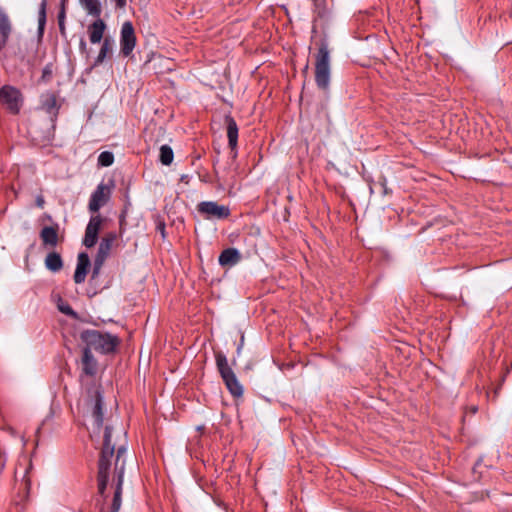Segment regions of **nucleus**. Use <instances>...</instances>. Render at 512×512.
Returning <instances> with one entry per match:
<instances>
[{"label": "nucleus", "instance_id": "nucleus-31", "mask_svg": "<svg viewBox=\"0 0 512 512\" xmlns=\"http://www.w3.org/2000/svg\"><path fill=\"white\" fill-rule=\"evenodd\" d=\"M65 1L66 0L61 1V10L58 13V22L65 20Z\"/></svg>", "mask_w": 512, "mask_h": 512}, {"label": "nucleus", "instance_id": "nucleus-26", "mask_svg": "<svg viewBox=\"0 0 512 512\" xmlns=\"http://www.w3.org/2000/svg\"><path fill=\"white\" fill-rule=\"evenodd\" d=\"M314 3V11L319 18L326 16V0H312Z\"/></svg>", "mask_w": 512, "mask_h": 512}, {"label": "nucleus", "instance_id": "nucleus-3", "mask_svg": "<svg viewBox=\"0 0 512 512\" xmlns=\"http://www.w3.org/2000/svg\"><path fill=\"white\" fill-rule=\"evenodd\" d=\"M331 80V57L328 41L323 38L318 42L315 54V83L318 89L328 92Z\"/></svg>", "mask_w": 512, "mask_h": 512}, {"label": "nucleus", "instance_id": "nucleus-39", "mask_svg": "<svg viewBox=\"0 0 512 512\" xmlns=\"http://www.w3.org/2000/svg\"><path fill=\"white\" fill-rule=\"evenodd\" d=\"M498 394V389H495L494 390V395H493V399L496 397V395Z\"/></svg>", "mask_w": 512, "mask_h": 512}, {"label": "nucleus", "instance_id": "nucleus-30", "mask_svg": "<svg viewBox=\"0 0 512 512\" xmlns=\"http://www.w3.org/2000/svg\"><path fill=\"white\" fill-rule=\"evenodd\" d=\"M59 310L64 313L65 315L76 317V312L72 309V307L68 304L66 305H59Z\"/></svg>", "mask_w": 512, "mask_h": 512}, {"label": "nucleus", "instance_id": "nucleus-10", "mask_svg": "<svg viewBox=\"0 0 512 512\" xmlns=\"http://www.w3.org/2000/svg\"><path fill=\"white\" fill-rule=\"evenodd\" d=\"M115 238L116 236L113 233H110L102 238L98 247L97 255L94 260V267L92 272L93 278L98 275L103 263L109 256Z\"/></svg>", "mask_w": 512, "mask_h": 512}, {"label": "nucleus", "instance_id": "nucleus-20", "mask_svg": "<svg viewBox=\"0 0 512 512\" xmlns=\"http://www.w3.org/2000/svg\"><path fill=\"white\" fill-rule=\"evenodd\" d=\"M41 105H42V108L48 114L56 115L58 113L57 99H56L55 94H53V93H47V94L43 95L42 99H41Z\"/></svg>", "mask_w": 512, "mask_h": 512}, {"label": "nucleus", "instance_id": "nucleus-7", "mask_svg": "<svg viewBox=\"0 0 512 512\" xmlns=\"http://www.w3.org/2000/svg\"><path fill=\"white\" fill-rule=\"evenodd\" d=\"M137 38L135 29L130 21H125L120 31V53L124 57H129L136 46Z\"/></svg>", "mask_w": 512, "mask_h": 512}, {"label": "nucleus", "instance_id": "nucleus-5", "mask_svg": "<svg viewBox=\"0 0 512 512\" xmlns=\"http://www.w3.org/2000/svg\"><path fill=\"white\" fill-rule=\"evenodd\" d=\"M103 391L100 384L92 383L86 387L85 405L91 411L97 428L103 425Z\"/></svg>", "mask_w": 512, "mask_h": 512}, {"label": "nucleus", "instance_id": "nucleus-29", "mask_svg": "<svg viewBox=\"0 0 512 512\" xmlns=\"http://www.w3.org/2000/svg\"><path fill=\"white\" fill-rule=\"evenodd\" d=\"M166 225L163 219L158 217L156 219V230L161 234L162 238L165 239L166 237Z\"/></svg>", "mask_w": 512, "mask_h": 512}, {"label": "nucleus", "instance_id": "nucleus-25", "mask_svg": "<svg viewBox=\"0 0 512 512\" xmlns=\"http://www.w3.org/2000/svg\"><path fill=\"white\" fill-rule=\"evenodd\" d=\"M114 162V155L110 151H103L98 156V165L102 167L111 166Z\"/></svg>", "mask_w": 512, "mask_h": 512}, {"label": "nucleus", "instance_id": "nucleus-33", "mask_svg": "<svg viewBox=\"0 0 512 512\" xmlns=\"http://www.w3.org/2000/svg\"><path fill=\"white\" fill-rule=\"evenodd\" d=\"M114 1L116 4V7L119 9H123L127 4V0H114Z\"/></svg>", "mask_w": 512, "mask_h": 512}, {"label": "nucleus", "instance_id": "nucleus-37", "mask_svg": "<svg viewBox=\"0 0 512 512\" xmlns=\"http://www.w3.org/2000/svg\"><path fill=\"white\" fill-rule=\"evenodd\" d=\"M479 465H480V464H479V462H478V463H476V464L474 465V467H473V472H474V473H476V469H477V467H478Z\"/></svg>", "mask_w": 512, "mask_h": 512}, {"label": "nucleus", "instance_id": "nucleus-4", "mask_svg": "<svg viewBox=\"0 0 512 512\" xmlns=\"http://www.w3.org/2000/svg\"><path fill=\"white\" fill-rule=\"evenodd\" d=\"M215 361L218 372L230 394L234 398H241L244 392L243 386L239 382L232 368L229 366L225 354L222 352H217L215 354Z\"/></svg>", "mask_w": 512, "mask_h": 512}, {"label": "nucleus", "instance_id": "nucleus-19", "mask_svg": "<svg viewBox=\"0 0 512 512\" xmlns=\"http://www.w3.org/2000/svg\"><path fill=\"white\" fill-rule=\"evenodd\" d=\"M45 267L51 272H59L63 268V260L58 252L52 251L45 258Z\"/></svg>", "mask_w": 512, "mask_h": 512}, {"label": "nucleus", "instance_id": "nucleus-1", "mask_svg": "<svg viewBox=\"0 0 512 512\" xmlns=\"http://www.w3.org/2000/svg\"><path fill=\"white\" fill-rule=\"evenodd\" d=\"M114 438L113 428L110 426L105 427L103 444L101 447L98 471H97V487L98 493L105 497V492L111 478L112 485H114V494L117 492V487H120V504L122 503V486L123 478L126 468V452L127 448L124 443H118ZM115 495H113V498Z\"/></svg>", "mask_w": 512, "mask_h": 512}, {"label": "nucleus", "instance_id": "nucleus-21", "mask_svg": "<svg viewBox=\"0 0 512 512\" xmlns=\"http://www.w3.org/2000/svg\"><path fill=\"white\" fill-rule=\"evenodd\" d=\"M79 2L89 15L93 17L101 16L102 8L99 0H79Z\"/></svg>", "mask_w": 512, "mask_h": 512}, {"label": "nucleus", "instance_id": "nucleus-11", "mask_svg": "<svg viewBox=\"0 0 512 512\" xmlns=\"http://www.w3.org/2000/svg\"><path fill=\"white\" fill-rule=\"evenodd\" d=\"M102 224V217L100 215L92 216L86 226L83 245L87 248L93 247L98 240V234Z\"/></svg>", "mask_w": 512, "mask_h": 512}, {"label": "nucleus", "instance_id": "nucleus-12", "mask_svg": "<svg viewBox=\"0 0 512 512\" xmlns=\"http://www.w3.org/2000/svg\"><path fill=\"white\" fill-rule=\"evenodd\" d=\"M59 225L56 223L51 226H44L40 231L42 245L46 249H54L59 243Z\"/></svg>", "mask_w": 512, "mask_h": 512}, {"label": "nucleus", "instance_id": "nucleus-38", "mask_svg": "<svg viewBox=\"0 0 512 512\" xmlns=\"http://www.w3.org/2000/svg\"><path fill=\"white\" fill-rule=\"evenodd\" d=\"M471 410H472V412H473V413H476V412H477V410H478V408H477L476 406H473V407L471 408Z\"/></svg>", "mask_w": 512, "mask_h": 512}, {"label": "nucleus", "instance_id": "nucleus-13", "mask_svg": "<svg viewBox=\"0 0 512 512\" xmlns=\"http://www.w3.org/2000/svg\"><path fill=\"white\" fill-rule=\"evenodd\" d=\"M13 31V25L7 12L0 8V52L4 50L9 42Z\"/></svg>", "mask_w": 512, "mask_h": 512}, {"label": "nucleus", "instance_id": "nucleus-27", "mask_svg": "<svg viewBox=\"0 0 512 512\" xmlns=\"http://www.w3.org/2000/svg\"><path fill=\"white\" fill-rule=\"evenodd\" d=\"M52 75H53V64L48 63L44 66V68L42 70L41 79L44 82H49L52 78Z\"/></svg>", "mask_w": 512, "mask_h": 512}, {"label": "nucleus", "instance_id": "nucleus-9", "mask_svg": "<svg viewBox=\"0 0 512 512\" xmlns=\"http://www.w3.org/2000/svg\"><path fill=\"white\" fill-rule=\"evenodd\" d=\"M200 214L204 215L207 219H226L230 216V209L228 206L220 205L215 201H203L197 206Z\"/></svg>", "mask_w": 512, "mask_h": 512}, {"label": "nucleus", "instance_id": "nucleus-23", "mask_svg": "<svg viewBox=\"0 0 512 512\" xmlns=\"http://www.w3.org/2000/svg\"><path fill=\"white\" fill-rule=\"evenodd\" d=\"M173 159H174L173 149L167 144L162 145L160 147V154H159L160 162L165 166H169L173 162Z\"/></svg>", "mask_w": 512, "mask_h": 512}, {"label": "nucleus", "instance_id": "nucleus-17", "mask_svg": "<svg viewBox=\"0 0 512 512\" xmlns=\"http://www.w3.org/2000/svg\"><path fill=\"white\" fill-rule=\"evenodd\" d=\"M225 124L227 129L228 146L234 151L238 145V125L231 115L225 116Z\"/></svg>", "mask_w": 512, "mask_h": 512}, {"label": "nucleus", "instance_id": "nucleus-35", "mask_svg": "<svg viewBox=\"0 0 512 512\" xmlns=\"http://www.w3.org/2000/svg\"><path fill=\"white\" fill-rule=\"evenodd\" d=\"M243 343H244V336L241 337V342L240 344L238 345L237 347V355L240 356L241 354V350H242V347H243Z\"/></svg>", "mask_w": 512, "mask_h": 512}, {"label": "nucleus", "instance_id": "nucleus-28", "mask_svg": "<svg viewBox=\"0 0 512 512\" xmlns=\"http://www.w3.org/2000/svg\"><path fill=\"white\" fill-rule=\"evenodd\" d=\"M120 510V487H117V492L112 500L110 512H118Z\"/></svg>", "mask_w": 512, "mask_h": 512}, {"label": "nucleus", "instance_id": "nucleus-22", "mask_svg": "<svg viewBox=\"0 0 512 512\" xmlns=\"http://www.w3.org/2000/svg\"><path fill=\"white\" fill-rule=\"evenodd\" d=\"M112 51V43L111 40L106 38L104 39L100 51L95 59L94 65H99L104 62V60L107 58L108 54Z\"/></svg>", "mask_w": 512, "mask_h": 512}, {"label": "nucleus", "instance_id": "nucleus-2", "mask_svg": "<svg viewBox=\"0 0 512 512\" xmlns=\"http://www.w3.org/2000/svg\"><path fill=\"white\" fill-rule=\"evenodd\" d=\"M80 339L89 350H95L101 354H111L120 344V338L108 332L87 329L80 333Z\"/></svg>", "mask_w": 512, "mask_h": 512}, {"label": "nucleus", "instance_id": "nucleus-16", "mask_svg": "<svg viewBox=\"0 0 512 512\" xmlns=\"http://www.w3.org/2000/svg\"><path fill=\"white\" fill-rule=\"evenodd\" d=\"M81 363H82V372L86 376H91V377L95 376V374L97 373L98 363H97V360L95 359V357L93 356L92 351L89 350V348H86V347L83 348Z\"/></svg>", "mask_w": 512, "mask_h": 512}, {"label": "nucleus", "instance_id": "nucleus-34", "mask_svg": "<svg viewBox=\"0 0 512 512\" xmlns=\"http://www.w3.org/2000/svg\"><path fill=\"white\" fill-rule=\"evenodd\" d=\"M86 49H87L86 42H85V40L82 38V39L80 40V50H81L82 52H85V51H86Z\"/></svg>", "mask_w": 512, "mask_h": 512}, {"label": "nucleus", "instance_id": "nucleus-32", "mask_svg": "<svg viewBox=\"0 0 512 512\" xmlns=\"http://www.w3.org/2000/svg\"><path fill=\"white\" fill-rule=\"evenodd\" d=\"M35 203H36L37 207L42 209L45 205V199H44L43 195H41V194L37 195L36 199H35Z\"/></svg>", "mask_w": 512, "mask_h": 512}, {"label": "nucleus", "instance_id": "nucleus-14", "mask_svg": "<svg viewBox=\"0 0 512 512\" xmlns=\"http://www.w3.org/2000/svg\"><path fill=\"white\" fill-rule=\"evenodd\" d=\"M90 267V258L87 253L81 252L77 257V265L74 273V281L76 284H81L85 281L88 270Z\"/></svg>", "mask_w": 512, "mask_h": 512}, {"label": "nucleus", "instance_id": "nucleus-6", "mask_svg": "<svg viewBox=\"0 0 512 512\" xmlns=\"http://www.w3.org/2000/svg\"><path fill=\"white\" fill-rule=\"evenodd\" d=\"M23 101V95L18 88L11 85H4L0 88V103L11 114H19Z\"/></svg>", "mask_w": 512, "mask_h": 512}, {"label": "nucleus", "instance_id": "nucleus-40", "mask_svg": "<svg viewBox=\"0 0 512 512\" xmlns=\"http://www.w3.org/2000/svg\"><path fill=\"white\" fill-rule=\"evenodd\" d=\"M121 434L125 435V432H124V431H122V430H119V431H118V435H121Z\"/></svg>", "mask_w": 512, "mask_h": 512}, {"label": "nucleus", "instance_id": "nucleus-36", "mask_svg": "<svg viewBox=\"0 0 512 512\" xmlns=\"http://www.w3.org/2000/svg\"><path fill=\"white\" fill-rule=\"evenodd\" d=\"M58 24H59V29H60L61 33H63L65 30L64 21L58 22Z\"/></svg>", "mask_w": 512, "mask_h": 512}, {"label": "nucleus", "instance_id": "nucleus-24", "mask_svg": "<svg viewBox=\"0 0 512 512\" xmlns=\"http://www.w3.org/2000/svg\"><path fill=\"white\" fill-rule=\"evenodd\" d=\"M46 24V0H42L38 12V33L43 35Z\"/></svg>", "mask_w": 512, "mask_h": 512}, {"label": "nucleus", "instance_id": "nucleus-8", "mask_svg": "<svg viewBox=\"0 0 512 512\" xmlns=\"http://www.w3.org/2000/svg\"><path fill=\"white\" fill-rule=\"evenodd\" d=\"M113 188L114 183L112 181L109 184L100 183L90 197L89 211L92 213L98 212L110 200Z\"/></svg>", "mask_w": 512, "mask_h": 512}, {"label": "nucleus", "instance_id": "nucleus-15", "mask_svg": "<svg viewBox=\"0 0 512 512\" xmlns=\"http://www.w3.org/2000/svg\"><path fill=\"white\" fill-rule=\"evenodd\" d=\"M95 18L96 20L88 25L87 28L89 40L92 44L100 43L106 30V23L101 19V16Z\"/></svg>", "mask_w": 512, "mask_h": 512}, {"label": "nucleus", "instance_id": "nucleus-18", "mask_svg": "<svg viewBox=\"0 0 512 512\" xmlns=\"http://www.w3.org/2000/svg\"><path fill=\"white\" fill-rule=\"evenodd\" d=\"M241 260V254L236 248L224 249L218 258L219 264L223 267H231Z\"/></svg>", "mask_w": 512, "mask_h": 512}]
</instances>
